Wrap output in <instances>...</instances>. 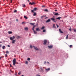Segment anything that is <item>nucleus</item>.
<instances>
[{
    "mask_svg": "<svg viewBox=\"0 0 76 76\" xmlns=\"http://www.w3.org/2000/svg\"><path fill=\"white\" fill-rule=\"evenodd\" d=\"M16 58L14 59L12 61L13 66H15V64H16Z\"/></svg>",
    "mask_w": 76,
    "mask_h": 76,
    "instance_id": "f257e3e1",
    "label": "nucleus"
},
{
    "mask_svg": "<svg viewBox=\"0 0 76 76\" xmlns=\"http://www.w3.org/2000/svg\"><path fill=\"white\" fill-rule=\"evenodd\" d=\"M51 20L53 21V22H56V20H55V18H50Z\"/></svg>",
    "mask_w": 76,
    "mask_h": 76,
    "instance_id": "f03ea898",
    "label": "nucleus"
},
{
    "mask_svg": "<svg viewBox=\"0 0 76 76\" xmlns=\"http://www.w3.org/2000/svg\"><path fill=\"white\" fill-rule=\"evenodd\" d=\"M47 40L46 39L44 40L43 44L44 45H46L47 44Z\"/></svg>",
    "mask_w": 76,
    "mask_h": 76,
    "instance_id": "7ed1b4c3",
    "label": "nucleus"
},
{
    "mask_svg": "<svg viewBox=\"0 0 76 76\" xmlns=\"http://www.w3.org/2000/svg\"><path fill=\"white\" fill-rule=\"evenodd\" d=\"M15 38V36H13L12 37H10V40H13Z\"/></svg>",
    "mask_w": 76,
    "mask_h": 76,
    "instance_id": "20e7f679",
    "label": "nucleus"
},
{
    "mask_svg": "<svg viewBox=\"0 0 76 76\" xmlns=\"http://www.w3.org/2000/svg\"><path fill=\"white\" fill-rule=\"evenodd\" d=\"M33 47H34V48L36 50H39V49L37 48V47H35V46H33Z\"/></svg>",
    "mask_w": 76,
    "mask_h": 76,
    "instance_id": "39448f33",
    "label": "nucleus"
},
{
    "mask_svg": "<svg viewBox=\"0 0 76 76\" xmlns=\"http://www.w3.org/2000/svg\"><path fill=\"white\" fill-rule=\"evenodd\" d=\"M50 22H51V20H50V19H48V20L46 21V22L47 23H48Z\"/></svg>",
    "mask_w": 76,
    "mask_h": 76,
    "instance_id": "423d86ee",
    "label": "nucleus"
},
{
    "mask_svg": "<svg viewBox=\"0 0 76 76\" xmlns=\"http://www.w3.org/2000/svg\"><path fill=\"white\" fill-rule=\"evenodd\" d=\"M29 4H31V5H33V4H35V3L34 2H32V3H31V2H30L29 3Z\"/></svg>",
    "mask_w": 76,
    "mask_h": 76,
    "instance_id": "0eeeda50",
    "label": "nucleus"
},
{
    "mask_svg": "<svg viewBox=\"0 0 76 76\" xmlns=\"http://www.w3.org/2000/svg\"><path fill=\"white\" fill-rule=\"evenodd\" d=\"M36 31H40V29L39 28H36Z\"/></svg>",
    "mask_w": 76,
    "mask_h": 76,
    "instance_id": "6e6552de",
    "label": "nucleus"
},
{
    "mask_svg": "<svg viewBox=\"0 0 76 76\" xmlns=\"http://www.w3.org/2000/svg\"><path fill=\"white\" fill-rule=\"evenodd\" d=\"M59 31L60 32V33H61V34H63V32L61 31V29H59Z\"/></svg>",
    "mask_w": 76,
    "mask_h": 76,
    "instance_id": "1a4fd4ad",
    "label": "nucleus"
},
{
    "mask_svg": "<svg viewBox=\"0 0 76 76\" xmlns=\"http://www.w3.org/2000/svg\"><path fill=\"white\" fill-rule=\"evenodd\" d=\"M48 47L49 48H53V46L52 45L48 46Z\"/></svg>",
    "mask_w": 76,
    "mask_h": 76,
    "instance_id": "9d476101",
    "label": "nucleus"
},
{
    "mask_svg": "<svg viewBox=\"0 0 76 76\" xmlns=\"http://www.w3.org/2000/svg\"><path fill=\"white\" fill-rule=\"evenodd\" d=\"M50 68H49L47 69H45V70L46 71H48V70H50Z\"/></svg>",
    "mask_w": 76,
    "mask_h": 76,
    "instance_id": "9b49d317",
    "label": "nucleus"
},
{
    "mask_svg": "<svg viewBox=\"0 0 76 76\" xmlns=\"http://www.w3.org/2000/svg\"><path fill=\"white\" fill-rule=\"evenodd\" d=\"M36 26H34L33 27V28H32V30L34 31V28H35Z\"/></svg>",
    "mask_w": 76,
    "mask_h": 76,
    "instance_id": "f8f14e48",
    "label": "nucleus"
},
{
    "mask_svg": "<svg viewBox=\"0 0 76 76\" xmlns=\"http://www.w3.org/2000/svg\"><path fill=\"white\" fill-rule=\"evenodd\" d=\"M30 24L31 25H33V26H34L35 23H30Z\"/></svg>",
    "mask_w": 76,
    "mask_h": 76,
    "instance_id": "ddd939ff",
    "label": "nucleus"
},
{
    "mask_svg": "<svg viewBox=\"0 0 76 76\" xmlns=\"http://www.w3.org/2000/svg\"><path fill=\"white\" fill-rule=\"evenodd\" d=\"M24 29L26 31H28V27H26L24 28Z\"/></svg>",
    "mask_w": 76,
    "mask_h": 76,
    "instance_id": "4468645a",
    "label": "nucleus"
},
{
    "mask_svg": "<svg viewBox=\"0 0 76 76\" xmlns=\"http://www.w3.org/2000/svg\"><path fill=\"white\" fill-rule=\"evenodd\" d=\"M56 19H58V20H60V19H61V17H59L56 18Z\"/></svg>",
    "mask_w": 76,
    "mask_h": 76,
    "instance_id": "2eb2a0df",
    "label": "nucleus"
},
{
    "mask_svg": "<svg viewBox=\"0 0 76 76\" xmlns=\"http://www.w3.org/2000/svg\"><path fill=\"white\" fill-rule=\"evenodd\" d=\"M12 44H15V41H16V40H12Z\"/></svg>",
    "mask_w": 76,
    "mask_h": 76,
    "instance_id": "dca6fc26",
    "label": "nucleus"
},
{
    "mask_svg": "<svg viewBox=\"0 0 76 76\" xmlns=\"http://www.w3.org/2000/svg\"><path fill=\"white\" fill-rule=\"evenodd\" d=\"M54 15H55V16H57V15H59V14L58 13H55L54 14Z\"/></svg>",
    "mask_w": 76,
    "mask_h": 76,
    "instance_id": "f3484780",
    "label": "nucleus"
},
{
    "mask_svg": "<svg viewBox=\"0 0 76 76\" xmlns=\"http://www.w3.org/2000/svg\"><path fill=\"white\" fill-rule=\"evenodd\" d=\"M9 34H12V31H8Z\"/></svg>",
    "mask_w": 76,
    "mask_h": 76,
    "instance_id": "a211bd4d",
    "label": "nucleus"
},
{
    "mask_svg": "<svg viewBox=\"0 0 76 76\" xmlns=\"http://www.w3.org/2000/svg\"><path fill=\"white\" fill-rule=\"evenodd\" d=\"M22 7H25L26 6L25 4H22Z\"/></svg>",
    "mask_w": 76,
    "mask_h": 76,
    "instance_id": "6ab92c4d",
    "label": "nucleus"
},
{
    "mask_svg": "<svg viewBox=\"0 0 76 76\" xmlns=\"http://www.w3.org/2000/svg\"><path fill=\"white\" fill-rule=\"evenodd\" d=\"M37 10V8H34V11H36Z\"/></svg>",
    "mask_w": 76,
    "mask_h": 76,
    "instance_id": "aec40b11",
    "label": "nucleus"
},
{
    "mask_svg": "<svg viewBox=\"0 0 76 76\" xmlns=\"http://www.w3.org/2000/svg\"><path fill=\"white\" fill-rule=\"evenodd\" d=\"M5 47H6V46H3L2 47V49H3V50L4 49H5Z\"/></svg>",
    "mask_w": 76,
    "mask_h": 76,
    "instance_id": "412c9836",
    "label": "nucleus"
},
{
    "mask_svg": "<svg viewBox=\"0 0 76 76\" xmlns=\"http://www.w3.org/2000/svg\"><path fill=\"white\" fill-rule=\"evenodd\" d=\"M18 39H19V38H21L19 36H17L16 37Z\"/></svg>",
    "mask_w": 76,
    "mask_h": 76,
    "instance_id": "4be33fe9",
    "label": "nucleus"
},
{
    "mask_svg": "<svg viewBox=\"0 0 76 76\" xmlns=\"http://www.w3.org/2000/svg\"><path fill=\"white\" fill-rule=\"evenodd\" d=\"M33 31L35 34H37V32L35 31V30Z\"/></svg>",
    "mask_w": 76,
    "mask_h": 76,
    "instance_id": "5701e85b",
    "label": "nucleus"
},
{
    "mask_svg": "<svg viewBox=\"0 0 76 76\" xmlns=\"http://www.w3.org/2000/svg\"><path fill=\"white\" fill-rule=\"evenodd\" d=\"M45 28V26H43L41 28V29H44Z\"/></svg>",
    "mask_w": 76,
    "mask_h": 76,
    "instance_id": "b1692460",
    "label": "nucleus"
},
{
    "mask_svg": "<svg viewBox=\"0 0 76 76\" xmlns=\"http://www.w3.org/2000/svg\"><path fill=\"white\" fill-rule=\"evenodd\" d=\"M24 18L26 19H28V17H27L26 16H24Z\"/></svg>",
    "mask_w": 76,
    "mask_h": 76,
    "instance_id": "393cba45",
    "label": "nucleus"
},
{
    "mask_svg": "<svg viewBox=\"0 0 76 76\" xmlns=\"http://www.w3.org/2000/svg\"><path fill=\"white\" fill-rule=\"evenodd\" d=\"M53 28H56V26H55V24H53Z\"/></svg>",
    "mask_w": 76,
    "mask_h": 76,
    "instance_id": "a878e982",
    "label": "nucleus"
},
{
    "mask_svg": "<svg viewBox=\"0 0 76 76\" xmlns=\"http://www.w3.org/2000/svg\"><path fill=\"white\" fill-rule=\"evenodd\" d=\"M5 57H7V54H5Z\"/></svg>",
    "mask_w": 76,
    "mask_h": 76,
    "instance_id": "bb28decb",
    "label": "nucleus"
},
{
    "mask_svg": "<svg viewBox=\"0 0 76 76\" xmlns=\"http://www.w3.org/2000/svg\"><path fill=\"white\" fill-rule=\"evenodd\" d=\"M28 61H26V63H25V64H28Z\"/></svg>",
    "mask_w": 76,
    "mask_h": 76,
    "instance_id": "cd10ccee",
    "label": "nucleus"
},
{
    "mask_svg": "<svg viewBox=\"0 0 76 76\" xmlns=\"http://www.w3.org/2000/svg\"><path fill=\"white\" fill-rule=\"evenodd\" d=\"M72 47H73V45H70L69 46L70 48H72Z\"/></svg>",
    "mask_w": 76,
    "mask_h": 76,
    "instance_id": "c85d7f7f",
    "label": "nucleus"
},
{
    "mask_svg": "<svg viewBox=\"0 0 76 76\" xmlns=\"http://www.w3.org/2000/svg\"><path fill=\"white\" fill-rule=\"evenodd\" d=\"M45 12H48V10L46 9L45 10Z\"/></svg>",
    "mask_w": 76,
    "mask_h": 76,
    "instance_id": "c756f323",
    "label": "nucleus"
},
{
    "mask_svg": "<svg viewBox=\"0 0 76 76\" xmlns=\"http://www.w3.org/2000/svg\"><path fill=\"white\" fill-rule=\"evenodd\" d=\"M69 35V34H68L67 36H66V39H68V36Z\"/></svg>",
    "mask_w": 76,
    "mask_h": 76,
    "instance_id": "7c9ffc66",
    "label": "nucleus"
},
{
    "mask_svg": "<svg viewBox=\"0 0 76 76\" xmlns=\"http://www.w3.org/2000/svg\"><path fill=\"white\" fill-rule=\"evenodd\" d=\"M46 31V30H43V32H45Z\"/></svg>",
    "mask_w": 76,
    "mask_h": 76,
    "instance_id": "2f4dec72",
    "label": "nucleus"
},
{
    "mask_svg": "<svg viewBox=\"0 0 76 76\" xmlns=\"http://www.w3.org/2000/svg\"><path fill=\"white\" fill-rule=\"evenodd\" d=\"M34 10H31V12H32L33 13H34Z\"/></svg>",
    "mask_w": 76,
    "mask_h": 76,
    "instance_id": "473e14b6",
    "label": "nucleus"
},
{
    "mask_svg": "<svg viewBox=\"0 0 76 76\" xmlns=\"http://www.w3.org/2000/svg\"><path fill=\"white\" fill-rule=\"evenodd\" d=\"M30 60V58H29L27 59V60L29 61Z\"/></svg>",
    "mask_w": 76,
    "mask_h": 76,
    "instance_id": "72a5a7b5",
    "label": "nucleus"
},
{
    "mask_svg": "<svg viewBox=\"0 0 76 76\" xmlns=\"http://www.w3.org/2000/svg\"><path fill=\"white\" fill-rule=\"evenodd\" d=\"M7 54H8V53H9V52L7 51H6V52Z\"/></svg>",
    "mask_w": 76,
    "mask_h": 76,
    "instance_id": "f704fd0d",
    "label": "nucleus"
},
{
    "mask_svg": "<svg viewBox=\"0 0 76 76\" xmlns=\"http://www.w3.org/2000/svg\"><path fill=\"white\" fill-rule=\"evenodd\" d=\"M16 12H17V10H14V13H16Z\"/></svg>",
    "mask_w": 76,
    "mask_h": 76,
    "instance_id": "c9c22d12",
    "label": "nucleus"
},
{
    "mask_svg": "<svg viewBox=\"0 0 76 76\" xmlns=\"http://www.w3.org/2000/svg\"><path fill=\"white\" fill-rule=\"evenodd\" d=\"M18 75H20L21 74V73H20V72H18Z\"/></svg>",
    "mask_w": 76,
    "mask_h": 76,
    "instance_id": "e433bc0d",
    "label": "nucleus"
},
{
    "mask_svg": "<svg viewBox=\"0 0 76 76\" xmlns=\"http://www.w3.org/2000/svg\"><path fill=\"white\" fill-rule=\"evenodd\" d=\"M56 25L58 28V27H59V26H58V25L57 24H56Z\"/></svg>",
    "mask_w": 76,
    "mask_h": 76,
    "instance_id": "4c0bfd02",
    "label": "nucleus"
},
{
    "mask_svg": "<svg viewBox=\"0 0 76 76\" xmlns=\"http://www.w3.org/2000/svg\"><path fill=\"white\" fill-rule=\"evenodd\" d=\"M36 13H34L33 14V16H36Z\"/></svg>",
    "mask_w": 76,
    "mask_h": 76,
    "instance_id": "58836bf2",
    "label": "nucleus"
},
{
    "mask_svg": "<svg viewBox=\"0 0 76 76\" xmlns=\"http://www.w3.org/2000/svg\"><path fill=\"white\" fill-rule=\"evenodd\" d=\"M30 48H32V45H30Z\"/></svg>",
    "mask_w": 76,
    "mask_h": 76,
    "instance_id": "ea45409f",
    "label": "nucleus"
},
{
    "mask_svg": "<svg viewBox=\"0 0 76 76\" xmlns=\"http://www.w3.org/2000/svg\"><path fill=\"white\" fill-rule=\"evenodd\" d=\"M40 69H41V70H42V71H43V69H42V68H40Z\"/></svg>",
    "mask_w": 76,
    "mask_h": 76,
    "instance_id": "a19ab883",
    "label": "nucleus"
},
{
    "mask_svg": "<svg viewBox=\"0 0 76 76\" xmlns=\"http://www.w3.org/2000/svg\"><path fill=\"white\" fill-rule=\"evenodd\" d=\"M74 32H76V29H74Z\"/></svg>",
    "mask_w": 76,
    "mask_h": 76,
    "instance_id": "79ce46f5",
    "label": "nucleus"
},
{
    "mask_svg": "<svg viewBox=\"0 0 76 76\" xmlns=\"http://www.w3.org/2000/svg\"><path fill=\"white\" fill-rule=\"evenodd\" d=\"M36 26H38V23H37L36 24Z\"/></svg>",
    "mask_w": 76,
    "mask_h": 76,
    "instance_id": "37998d69",
    "label": "nucleus"
},
{
    "mask_svg": "<svg viewBox=\"0 0 76 76\" xmlns=\"http://www.w3.org/2000/svg\"><path fill=\"white\" fill-rule=\"evenodd\" d=\"M44 16H43L41 17V18H44Z\"/></svg>",
    "mask_w": 76,
    "mask_h": 76,
    "instance_id": "c03bdc74",
    "label": "nucleus"
},
{
    "mask_svg": "<svg viewBox=\"0 0 76 76\" xmlns=\"http://www.w3.org/2000/svg\"><path fill=\"white\" fill-rule=\"evenodd\" d=\"M42 7H45V6H44V5H42Z\"/></svg>",
    "mask_w": 76,
    "mask_h": 76,
    "instance_id": "a18cd8bd",
    "label": "nucleus"
},
{
    "mask_svg": "<svg viewBox=\"0 0 76 76\" xmlns=\"http://www.w3.org/2000/svg\"><path fill=\"white\" fill-rule=\"evenodd\" d=\"M10 67H12V65H11V64H10Z\"/></svg>",
    "mask_w": 76,
    "mask_h": 76,
    "instance_id": "49530a36",
    "label": "nucleus"
},
{
    "mask_svg": "<svg viewBox=\"0 0 76 76\" xmlns=\"http://www.w3.org/2000/svg\"><path fill=\"white\" fill-rule=\"evenodd\" d=\"M47 63H48V64H49V63H50V62H47Z\"/></svg>",
    "mask_w": 76,
    "mask_h": 76,
    "instance_id": "de8ad7c7",
    "label": "nucleus"
},
{
    "mask_svg": "<svg viewBox=\"0 0 76 76\" xmlns=\"http://www.w3.org/2000/svg\"><path fill=\"white\" fill-rule=\"evenodd\" d=\"M36 76H41V75H36Z\"/></svg>",
    "mask_w": 76,
    "mask_h": 76,
    "instance_id": "09e8293b",
    "label": "nucleus"
},
{
    "mask_svg": "<svg viewBox=\"0 0 76 76\" xmlns=\"http://www.w3.org/2000/svg\"><path fill=\"white\" fill-rule=\"evenodd\" d=\"M15 75H17V73L16 72H15Z\"/></svg>",
    "mask_w": 76,
    "mask_h": 76,
    "instance_id": "8fccbe9b",
    "label": "nucleus"
},
{
    "mask_svg": "<svg viewBox=\"0 0 76 76\" xmlns=\"http://www.w3.org/2000/svg\"><path fill=\"white\" fill-rule=\"evenodd\" d=\"M16 21H17V22H18V19H16Z\"/></svg>",
    "mask_w": 76,
    "mask_h": 76,
    "instance_id": "3c124183",
    "label": "nucleus"
},
{
    "mask_svg": "<svg viewBox=\"0 0 76 76\" xmlns=\"http://www.w3.org/2000/svg\"><path fill=\"white\" fill-rule=\"evenodd\" d=\"M27 1H28V2H29V0H27Z\"/></svg>",
    "mask_w": 76,
    "mask_h": 76,
    "instance_id": "603ef678",
    "label": "nucleus"
},
{
    "mask_svg": "<svg viewBox=\"0 0 76 76\" xmlns=\"http://www.w3.org/2000/svg\"><path fill=\"white\" fill-rule=\"evenodd\" d=\"M7 47H10V46L9 45H8Z\"/></svg>",
    "mask_w": 76,
    "mask_h": 76,
    "instance_id": "864d4df0",
    "label": "nucleus"
},
{
    "mask_svg": "<svg viewBox=\"0 0 76 76\" xmlns=\"http://www.w3.org/2000/svg\"><path fill=\"white\" fill-rule=\"evenodd\" d=\"M69 31H71V28L69 29Z\"/></svg>",
    "mask_w": 76,
    "mask_h": 76,
    "instance_id": "5fc2aeb1",
    "label": "nucleus"
},
{
    "mask_svg": "<svg viewBox=\"0 0 76 76\" xmlns=\"http://www.w3.org/2000/svg\"><path fill=\"white\" fill-rule=\"evenodd\" d=\"M55 12H57V10H55Z\"/></svg>",
    "mask_w": 76,
    "mask_h": 76,
    "instance_id": "6e6d98bb",
    "label": "nucleus"
},
{
    "mask_svg": "<svg viewBox=\"0 0 76 76\" xmlns=\"http://www.w3.org/2000/svg\"><path fill=\"white\" fill-rule=\"evenodd\" d=\"M23 23H24V22H23L22 23V24H23Z\"/></svg>",
    "mask_w": 76,
    "mask_h": 76,
    "instance_id": "4d7b16f0",
    "label": "nucleus"
},
{
    "mask_svg": "<svg viewBox=\"0 0 76 76\" xmlns=\"http://www.w3.org/2000/svg\"><path fill=\"white\" fill-rule=\"evenodd\" d=\"M44 64H45V63H46V62H44Z\"/></svg>",
    "mask_w": 76,
    "mask_h": 76,
    "instance_id": "13d9d810",
    "label": "nucleus"
},
{
    "mask_svg": "<svg viewBox=\"0 0 76 76\" xmlns=\"http://www.w3.org/2000/svg\"><path fill=\"white\" fill-rule=\"evenodd\" d=\"M10 3H12V0H11Z\"/></svg>",
    "mask_w": 76,
    "mask_h": 76,
    "instance_id": "bf43d9fd",
    "label": "nucleus"
},
{
    "mask_svg": "<svg viewBox=\"0 0 76 76\" xmlns=\"http://www.w3.org/2000/svg\"><path fill=\"white\" fill-rule=\"evenodd\" d=\"M2 58V57H0V60Z\"/></svg>",
    "mask_w": 76,
    "mask_h": 76,
    "instance_id": "052dcab7",
    "label": "nucleus"
},
{
    "mask_svg": "<svg viewBox=\"0 0 76 76\" xmlns=\"http://www.w3.org/2000/svg\"><path fill=\"white\" fill-rule=\"evenodd\" d=\"M47 18H48V17H46L45 18V19H47Z\"/></svg>",
    "mask_w": 76,
    "mask_h": 76,
    "instance_id": "680f3d73",
    "label": "nucleus"
},
{
    "mask_svg": "<svg viewBox=\"0 0 76 76\" xmlns=\"http://www.w3.org/2000/svg\"><path fill=\"white\" fill-rule=\"evenodd\" d=\"M53 18H55V16H53Z\"/></svg>",
    "mask_w": 76,
    "mask_h": 76,
    "instance_id": "e2e57ef3",
    "label": "nucleus"
},
{
    "mask_svg": "<svg viewBox=\"0 0 76 76\" xmlns=\"http://www.w3.org/2000/svg\"><path fill=\"white\" fill-rule=\"evenodd\" d=\"M56 4H58V3H57V2H56Z\"/></svg>",
    "mask_w": 76,
    "mask_h": 76,
    "instance_id": "0e129e2a",
    "label": "nucleus"
},
{
    "mask_svg": "<svg viewBox=\"0 0 76 76\" xmlns=\"http://www.w3.org/2000/svg\"><path fill=\"white\" fill-rule=\"evenodd\" d=\"M21 76H24L23 75H22Z\"/></svg>",
    "mask_w": 76,
    "mask_h": 76,
    "instance_id": "69168bd1",
    "label": "nucleus"
},
{
    "mask_svg": "<svg viewBox=\"0 0 76 76\" xmlns=\"http://www.w3.org/2000/svg\"><path fill=\"white\" fill-rule=\"evenodd\" d=\"M44 16H45V17H46V15L44 16Z\"/></svg>",
    "mask_w": 76,
    "mask_h": 76,
    "instance_id": "338daca9",
    "label": "nucleus"
},
{
    "mask_svg": "<svg viewBox=\"0 0 76 76\" xmlns=\"http://www.w3.org/2000/svg\"><path fill=\"white\" fill-rule=\"evenodd\" d=\"M0 46H1V45H0Z\"/></svg>",
    "mask_w": 76,
    "mask_h": 76,
    "instance_id": "774afa93",
    "label": "nucleus"
}]
</instances>
